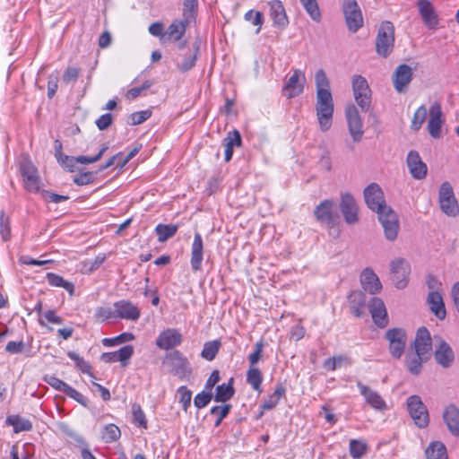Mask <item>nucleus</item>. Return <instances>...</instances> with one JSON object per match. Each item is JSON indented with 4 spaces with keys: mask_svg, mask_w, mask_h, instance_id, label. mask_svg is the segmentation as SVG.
I'll return each instance as SVG.
<instances>
[{
    "mask_svg": "<svg viewBox=\"0 0 459 459\" xmlns=\"http://www.w3.org/2000/svg\"><path fill=\"white\" fill-rule=\"evenodd\" d=\"M368 207L376 212L384 229L386 239L393 241L397 238L399 221L396 213L386 205L384 193L377 183L369 184L363 192Z\"/></svg>",
    "mask_w": 459,
    "mask_h": 459,
    "instance_id": "f257e3e1",
    "label": "nucleus"
},
{
    "mask_svg": "<svg viewBox=\"0 0 459 459\" xmlns=\"http://www.w3.org/2000/svg\"><path fill=\"white\" fill-rule=\"evenodd\" d=\"M315 83L316 88V117L320 129L325 132L332 126L334 105L330 91V82L323 69L316 71Z\"/></svg>",
    "mask_w": 459,
    "mask_h": 459,
    "instance_id": "f03ea898",
    "label": "nucleus"
},
{
    "mask_svg": "<svg viewBox=\"0 0 459 459\" xmlns=\"http://www.w3.org/2000/svg\"><path fill=\"white\" fill-rule=\"evenodd\" d=\"M162 365L169 374L180 380L189 381L193 376V368L188 359L178 350L167 352L162 359Z\"/></svg>",
    "mask_w": 459,
    "mask_h": 459,
    "instance_id": "7ed1b4c3",
    "label": "nucleus"
},
{
    "mask_svg": "<svg viewBox=\"0 0 459 459\" xmlns=\"http://www.w3.org/2000/svg\"><path fill=\"white\" fill-rule=\"evenodd\" d=\"M394 43V28L393 24L390 22H382L376 39L377 53L383 57H387L393 51Z\"/></svg>",
    "mask_w": 459,
    "mask_h": 459,
    "instance_id": "20e7f679",
    "label": "nucleus"
},
{
    "mask_svg": "<svg viewBox=\"0 0 459 459\" xmlns=\"http://www.w3.org/2000/svg\"><path fill=\"white\" fill-rule=\"evenodd\" d=\"M314 216L319 223L326 225L329 229L333 228L339 220L335 203L330 199L322 201L316 206Z\"/></svg>",
    "mask_w": 459,
    "mask_h": 459,
    "instance_id": "39448f33",
    "label": "nucleus"
},
{
    "mask_svg": "<svg viewBox=\"0 0 459 459\" xmlns=\"http://www.w3.org/2000/svg\"><path fill=\"white\" fill-rule=\"evenodd\" d=\"M385 338L389 342V352L394 359H401L407 342V333L403 328H391L385 332Z\"/></svg>",
    "mask_w": 459,
    "mask_h": 459,
    "instance_id": "423d86ee",
    "label": "nucleus"
},
{
    "mask_svg": "<svg viewBox=\"0 0 459 459\" xmlns=\"http://www.w3.org/2000/svg\"><path fill=\"white\" fill-rule=\"evenodd\" d=\"M342 12L348 30L357 32L363 26V16L356 0H343Z\"/></svg>",
    "mask_w": 459,
    "mask_h": 459,
    "instance_id": "0eeeda50",
    "label": "nucleus"
},
{
    "mask_svg": "<svg viewBox=\"0 0 459 459\" xmlns=\"http://www.w3.org/2000/svg\"><path fill=\"white\" fill-rule=\"evenodd\" d=\"M352 90L357 104L362 111H368L371 104V91L367 80L361 75H354Z\"/></svg>",
    "mask_w": 459,
    "mask_h": 459,
    "instance_id": "6e6552de",
    "label": "nucleus"
},
{
    "mask_svg": "<svg viewBox=\"0 0 459 459\" xmlns=\"http://www.w3.org/2000/svg\"><path fill=\"white\" fill-rule=\"evenodd\" d=\"M439 204L441 211L446 215L452 217L458 215L459 205L448 182H444L439 188Z\"/></svg>",
    "mask_w": 459,
    "mask_h": 459,
    "instance_id": "1a4fd4ad",
    "label": "nucleus"
},
{
    "mask_svg": "<svg viewBox=\"0 0 459 459\" xmlns=\"http://www.w3.org/2000/svg\"><path fill=\"white\" fill-rule=\"evenodd\" d=\"M408 411L414 423L419 428H425L429 424V412L418 395H411L407 399Z\"/></svg>",
    "mask_w": 459,
    "mask_h": 459,
    "instance_id": "9d476101",
    "label": "nucleus"
},
{
    "mask_svg": "<svg viewBox=\"0 0 459 459\" xmlns=\"http://www.w3.org/2000/svg\"><path fill=\"white\" fill-rule=\"evenodd\" d=\"M391 280L397 289H403L408 284V276L411 272L409 263L403 258H396L390 264Z\"/></svg>",
    "mask_w": 459,
    "mask_h": 459,
    "instance_id": "9b49d317",
    "label": "nucleus"
},
{
    "mask_svg": "<svg viewBox=\"0 0 459 459\" xmlns=\"http://www.w3.org/2000/svg\"><path fill=\"white\" fill-rule=\"evenodd\" d=\"M20 169L23 178L24 186L29 192L37 193L40 189V178L37 168L28 159L21 161Z\"/></svg>",
    "mask_w": 459,
    "mask_h": 459,
    "instance_id": "f8f14e48",
    "label": "nucleus"
},
{
    "mask_svg": "<svg viewBox=\"0 0 459 459\" xmlns=\"http://www.w3.org/2000/svg\"><path fill=\"white\" fill-rule=\"evenodd\" d=\"M345 116L347 119L348 128L353 142H359L363 136V124L359 114L358 108L354 105L346 108Z\"/></svg>",
    "mask_w": 459,
    "mask_h": 459,
    "instance_id": "ddd939ff",
    "label": "nucleus"
},
{
    "mask_svg": "<svg viewBox=\"0 0 459 459\" xmlns=\"http://www.w3.org/2000/svg\"><path fill=\"white\" fill-rule=\"evenodd\" d=\"M183 342V336L176 328H167L163 330L156 339V346L161 350H174Z\"/></svg>",
    "mask_w": 459,
    "mask_h": 459,
    "instance_id": "4468645a",
    "label": "nucleus"
},
{
    "mask_svg": "<svg viewBox=\"0 0 459 459\" xmlns=\"http://www.w3.org/2000/svg\"><path fill=\"white\" fill-rule=\"evenodd\" d=\"M413 77L412 69L408 65L403 64L398 65L392 76L394 88L399 93H403Z\"/></svg>",
    "mask_w": 459,
    "mask_h": 459,
    "instance_id": "2eb2a0df",
    "label": "nucleus"
},
{
    "mask_svg": "<svg viewBox=\"0 0 459 459\" xmlns=\"http://www.w3.org/2000/svg\"><path fill=\"white\" fill-rule=\"evenodd\" d=\"M305 83V74L301 70L295 69L283 87L284 95L288 99H293L300 95L304 91Z\"/></svg>",
    "mask_w": 459,
    "mask_h": 459,
    "instance_id": "dca6fc26",
    "label": "nucleus"
},
{
    "mask_svg": "<svg viewBox=\"0 0 459 459\" xmlns=\"http://www.w3.org/2000/svg\"><path fill=\"white\" fill-rule=\"evenodd\" d=\"M368 310L376 325L385 328L388 325L387 311L382 299L371 298L368 303Z\"/></svg>",
    "mask_w": 459,
    "mask_h": 459,
    "instance_id": "f3484780",
    "label": "nucleus"
},
{
    "mask_svg": "<svg viewBox=\"0 0 459 459\" xmlns=\"http://www.w3.org/2000/svg\"><path fill=\"white\" fill-rule=\"evenodd\" d=\"M340 210L343 215L344 221L348 224H355L359 221L358 205L353 196L349 194H343L341 196Z\"/></svg>",
    "mask_w": 459,
    "mask_h": 459,
    "instance_id": "a211bd4d",
    "label": "nucleus"
},
{
    "mask_svg": "<svg viewBox=\"0 0 459 459\" xmlns=\"http://www.w3.org/2000/svg\"><path fill=\"white\" fill-rule=\"evenodd\" d=\"M410 349L425 356L429 355L432 351V339L429 331L426 327L421 326L417 330L415 339Z\"/></svg>",
    "mask_w": 459,
    "mask_h": 459,
    "instance_id": "6ab92c4d",
    "label": "nucleus"
},
{
    "mask_svg": "<svg viewBox=\"0 0 459 459\" xmlns=\"http://www.w3.org/2000/svg\"><path fill=\"white\" fill-rule=\"evenodd\" d=\"M406 162L409 171L413 178L420 180L426 178L428 168L422 161L417 151L409 152Z\"/></svg>",
    "mask_w": 459,
    "mask_h": 459,
    "instance_id": "aec40b11",
    "label": "nucleus"
},
{
    "mask_svg": "<svg viewBox=\"0 0 459 459\" xmlns=\"http://www.w3.org/2000/svg\"><path fill=\"white\" fill-rule=\"evenodd\" d=\"M360 284L363 291L371 295L379 293L382 290V283L371 268H365L360 274Z\"/></svg>",
    "mask_w": 459,
    "mask_h": 459,
    "instance_id": "412c9836",
    "label": "nucleus"
},
{
    "mask_svg": "<svg viewBox=\"0 0 459 459\" xmlns=\"http://www.w3.org/2000/svg\"><path fill=\"white\" fill-rule=\"evenodd\" d=\"M357 386L360 394L364 397L366 403L373 409L377 411H384L386 408L385 402L377 392L372 390L368 385H365L360 381L357 382Z\"/></svg>",
    "mask_w": 459,
    "mask_h": 459,
    "instance_id": "4be33fe9",
    "label": "nucleus"
},
{
    "mask_svg": "<svg viewBox=\"0 0 459 459\" xmlns=\"http://www.w3.org/2000/svg\"><path fill=\"white\" fill-rule=\"evenodd\" d=\"M116 317L136 321L140 317L139 308L131 301L122 299L114 303Z\"/></svg>",
    "mask_w": 459,
    "mask_h": 459,
    "instance_id": "5701e85b",
    "label": "nucleus"
},
{
    "mask_svg": "<svg viewBox=\"0 0 459 459\" xmlns=\"http://www.w3.org/2000/svg\"><path fill=\"white\" fill-rule=\"evenodd\" d=\"M442 109L438 102H434L429 108V120L428 123V130L433 138L441 136L442 126Z\"/></svg>",
    "mask_w": 459,
    "mask_h": 459,
    "instance_id": "b1692460",
    "label": "nucleus"
},
{
    "mask_svg": "<svg viewBox=\"0 0 459 459\" xmlns=\"http://www.w3.org/2000/svg\"><path fill=\"white\" fill-rule=\"evenodd\" d=\"M418 8L424 24L430 30L438 25V17L429 0H418Z\"/></svg>",
    "mask_w": 459,
    "mask_h": 459,
    "instance_id": "393cba45",
    "label": "nucleus"
},
{
    "mask_svg": "<svg viewBox=\"0 0 459 459\" xmlns=\"http://www.w3.org/2000/svg\"><path fill=\"white\" fill-rule=\"evenodd\" d=\"M204 259V242L200 233L195 232L194 241L191 247L190 264L194 272L202 269V262Z\"/></svg>",
    "mask_w": 459,
    "mask_h": 459,
    "instance_id": "a878e982",
    "label": "nucleus"
},
{
    "mask_svg": "<svg viewBox=\"0 0 459 459\" xmlns=\"http://www.w3.org/2000/svg\"><path fill=\"white\" fill-rule=\"evenodd\" d=\"M429 359V356L420 354L409 349L405 355L404 365L411 374L418 376L421 372L422 364Z\"/></svg>",
    "mask_w": 459,
    "mask_h": 459,
    "instance_id": "bb28decb",
    "label": "nucleus"
},
{
    "mask_svg": "<svg viewBox=\"0 0 459 459\" xmlns=\"http://www.w3.org/2000/svg\"><path fill=\"white\" fill-rule=\"evenodd\" d=\"M269 6L273 26L284 29L289 24V20L282 3L280 0H273L269 2Z\"/></svg>",
    "mask_w": 459,
    "mask_h": 459,
    "instance_id": "cd10ccee",
    "label": "nucleus"
},
{
    "mask_svg": "<svg viewBox=\"0 0 459 459\" xmlns=\"http://www.w3.org/2000/svg\"><path fill=\"white\" fill-rule=\"evenodd\" d=\"M366 295L362 290H352L348 296L351 312L356 317H362L365 315Z\"/></svg>",
    "mask_w": 459,
    "mask_h": 459,
    "instance_id": "c85d7f7f",
    "label": "nucleus"
},
{
    "mask_svg": "<svg viewBox=\"0 0 459 459\" xmlns=\"http://www.w3.org/2000/svg\"><path fill=\"white\" fill-rule=\"evenodd\" d=\"M428 304L430 311L440 320L446 317V311L441 294L437 291H430L428 296Z\"/></svg>",
    "mask_w": 459,
    "mask_h": 459,
    "instance_id": "c756f323",
    "label": "nucleus"
},
{
    "mask_svg": "<svg viewBox=\"0 0 459 459\" xmlns=\"http://www.w3.org/2000/svg\"><path fill=\"white\" fill-rule=\"evenodd\" d=\"M434 355L437 364L443 368L450 367L455 359L454 351L446 341L441 342Z\"/></svg>",
    "mask_w": 459,
    "mask_h": 459,
    "instance_id": "7c9ffc66",
    "label": "nucleus"
},
{
    "mask_svg": "<svg viewBox=\"0 0 459 459\" xmlns=\"http://www.w3.org/2000/svg\"><path fill=\"white\" fill-rule=\"evenodd\" d=\"M443 418L451 434L459 437V410L455 405H449L445 410Z\"/></svg>",
    "mask_w": 459,
    "mask_h": 459,
    "instance_id": "2f4dec72",
    "label": "nucleus"
},
{
    "mask_svg": "<svg viewBox=\"0 0 459 459\" xmlns=\"http://www.w3.org/2000/svg\"><path fill=\"white\" fill-rule=\"evenodd\" d=\"M242 139L238 130L230 132L227 137L223 140V145L225 147V161L228 162L231 160L233 155V148L235 146H240Z\"/></svg>",
    "mask_w": 459,
    "mask_h": 459,
    "instance_id": "473e14b6",
    "label": "nucleus"
},
{
    "mask_svg": "<svg viewBox=\"0 0 459 459\" xmlns=\"http://www.w3.org/2000/svg\"><path fill=\"white\" fill-rule=\"evenodd\" d=\"M234 394L235 390L233 387V378L231 377L227 384L223 383L217 385L213 398L217 403H225L231 399Z\"/></svg>",
    "mask_w": 459,
    "mask_h": 459,
    "instance_id": "72a5a7b5",
    "label": "nucleus"
},
{
    "mask_svg": "<svg viewBox=\"0 0 459 459\" xmlns=\"http://www.w3.org/2000/svg\"><path fill=\"white\" fill-rule=\"evenodd\" d=\"M427 459H447L446 447L440 441H434L426 449Z\"/></svg>",
    "mask_w": 459,
    "mask_h": 459,
    "instance_id": "f704fd0d",
    "label": "nucleus"
},
{
    "mask_svg": "<svg viewBox=\"0 0 459 459\" xmlns=\"http://www.w3.org/2000/svg\"><path fill=\"white\" fill-rule=\"evenodd\" d=\"M7 424L13 427V431L15 433L22 432V431H30L32 429V423L19 415H11L6 419Z\"/></svg>",
    "mask_w": 459,
    "mask_h": 459,
    "instance_id": "c9c22d12",
    "label": "nucleus"
},
{
    "mask_svg": "<svg viewBox=\"0 0 459 459\" xmlns=\"http://www.w3.org/2000/svg\"><path fill=\"white\" fill-rule=\"evenodd\" d=\"M47 280L51 286L61 287L69 292L70 295H74V285L73 282L65 281L63 277L53 273H47Z\"/></svg>",
    "mask_w": 459,
    "mask_h": 459,
    "instance_id": "e433bc0d",
    "label": "nucleus"
},
{
    "mask_svg": "<svg viewBox=\"0 0 459 459\" xmlns=\"http://www.w3.org/2000/svg\"><path fill=\"white\" fill-rule=\"evenodd\" d=\"M178 231V226L175 224H158L155 232L158 236L159 242H165L172 238Z\"/></svg>",
    "mask_w": 459,
    "mask_h": 459,
    "instance_id": "4c0bfd02",
    "label": "nucleus"
},
{
    "mask_svg": "<svg viewBox=\"0 0 459 459\" xmlns=\"http://www.w3.org/2000/svg\"><path fill=\"white\" fill-rule=\"evenodd\" d=\"M221 347V342L218 340L206 342L204 344L203 351L201 352L202 358L208 361H212L215 359Z\"/></svg>",
    "mask_w": 459,
    "mask_h": 459,
    "instance_id": "58836bf2",
    "label": "nucleus"
},
{
    "mask_svg": "<svg viewBox=\"0 0 459 459\" xmlns=\"http://www.w3.org/2000/svg\"><path fill=\"white\" fill-rule=\"evenodd\" d=\"M262 381L263 376L261 371L257 368L250 367L247 372V382L252 386L254 390L260 392Z\"/></svg>",
    "mask_w": 459,
    "mask_h": 459,
    "instance_id": "ea45409f",
    "label": "nucleus"
},
{
    "mask_svg": "<svg viewBox=\"0 0 459 459\" xmlns=\"http://www.w3.org/2000/svg\"><path fill=\"white\" fill-rule=\"evenodd\" d=\"M285 394V387L282 384H279L273 394L269 396V398L263 403L262 408L264 410H272L279 403L281 397Z\"/></svg>",
    "mask_w": 459,
    "mask_h": 459,
    "instance_id": "a19ab883",
    "label": "nucleus"
},
{
    "mask_svg": "<svg viewBox=\"0 0 459 459\" xmlns=\"http://www.w3.org/2000/svg\"><path fill=\"white\" fill-rule=\"evenodd\" d=\"M121 436L119 428L115 424H108L101 432V437L106 443L117 441Z\"/></svg>",
    "mask_w": 459,
    "mask_h": 459,
    "instance_id": "79ce46f5",
    "label": "nucleus"
},
{
    "mask_svg": "<svg viewBox=\"0 0 459 459\" xmlns=\"http://www.w3.org/2000/svg\"><path fill=\"white\" fill-rule=\"evenodd\" d=\"M190 22H186L185 19L180 22H174L169 26L167 34L170 37H174L176 40H178L184 35L186 26Z\"/></svg>",
    "mask_w": 459,
    "mask_h": 459,
    "instance_id": "37998d69",
    "label": "nucleus"
},
{
    "mask_svg": "<svg viewBox=\"0 0 459 459\" xmlns=\"http://www.w3.org/2000/svg\"><path fill=\"white\" fill-rule=\"evenodd\" d=\"M428 110L424 105H421L415 111L412 119L411 128L413 131H418L424 124L427 117Z\"/></svg>",
    "mask_w": 459,
    "mask_h": 459,
    "instance_id": "c03bdc74",
    "label": "nucleus"
},
{
    "mask_svg": "<svg viewBox=\"0 0 459 459\" xmlns=\"http://www.w3.org/2000/svg\"><path fill=\"white\" fill-rule=\"evenodd\" d=\"M184 8H183V16L186 22H191L193 20H195L196 12H197V6H198V1L197 0H184L183 3Z\"/></svg>",
    "mask_w": 459,
    "mask_h": 459,
    "instance_id": "a18cd8bd",
    "label": "nucleus"
},
{
    "mask_svg": "<svg viewBox=\"0 0 459 459\" xmlns=\"http://www.w3.org/2000/svg\"><path fill=\"white\" fill-rule=\"evenodd\" d=\"M198 52L199 47L195 46L193 51L178 65V69L183 73L192 69L195 65Z\"/></svg>",
    "mask_w": 459,
    "mask_h": 459,
    "instance_id": "49530a36",
    "label": "nucleus"
},
{
    "mask_svg": "<svg viewBox=\"0 0 459 459\" xmlns=\"http://www.w3.org/2000/svg\"><path fill=\"white\" fill-rule=\"evenodd\" d=\"M179 396L178 403L181 404L182 409L186 412L188 408L191 406L192 391L186 386H179L177 390Z\"/></svg>",
    "mask_w": 459,
    "mask_h": 459,
    "instance_id": "de8ad7c7",
    "label": "nucleus"
},
{
    "mask_svg": "<svg viewBox=\"0 0 459 459\" xmlns=\"http://www.w3.org/2000/svg\"><path fill=\"white\" fill-rule=\"evenodd\" d=\"M134 340V335L131 333H123L114 338H104L102 343L104 346L110 347Z\"/></svg>",
    "mask_w": 459,
    "mask_h": 459,
    "instance_id": "09e8293b",
    "label": "nucleus"
},
{
    "mask_svg": "<svg viewBox=\"0 0 459 459\" xmlns=\"http://www.w3.org/2000/svg\"><path fill=\"white\" fill-rule=\"evenodd\" d=\"M367 448V444L361 440L351 439L350 441V454L354 459L362 457Z\"/></svg>",
    "mask_w": 459,
    "mask_h": 459,
    "instance_id": "8fccbe9b",
    "label": "nucleus"
},
{
    "mask_svg": "<svg viewBox=\"0 0 459 459\" xmlns=\"http://www.w3.org/2000/svg\"><path fill=\"white\" fill-rule=\"evenodd\" d=\"M67 356L75 362V366L78 369H80L82 373H87L92 377V373L91 372V365L89 362L84 360L82 357L79 356L74 351H68Z\"/></svg>",
    "mask_w": 459,
    "mask_h": 459,
    "instance_id": "3c124183",
    "label": "nucleus"
},
{
    "mask_svg": "<svg viewBox=\"0 0 459 459\" xmlns=\"http://www.w3.org/2000/svg\"><path fill=\"white\" fill-rule=\"evenodd\" d=\"M231 410L230 404H225L223 406H213L210 412L212 415H214L217 417V420L214 423L215 427H219L223 420L224 418L227 417V415L230 413Z\"/></svg>",
    "mask_w": 459,
    "mask_h": 459,
    "instance_id": "603ef678",
    "label": "nucleus"
},
{
    "mask_svg": "<svg viewBox=\"0 0 459 459\" xmlns=\"http://www.w3.org/2000/svg\"><path fill=\"white\" fill-rule=\"evenodd\" d=\"M117 361L121 362L123 367L127 366L129 359L134 354V347L126 345L116 351Z\"/></svg>",
    "mask_w": 459,
    "mask_h": 459,
    "instance_id": "864d4df0",
    "label": "nucleus"
},
{
    "mask_svg": "<svg viewBox=\"0 0 459 459\" xmlns=\"http://www.w3.org/2000/svg\"><path fill=\"white\" fill-rule=\"evenodd\" d=\"M133 412V420L139 427L143 429H147V420L145 419V414L142 410L141 406L137 403H134L132 406Z\"/></svg>",
    "mask_w": 459,
    "mask_h": 459,
    "instance_id": "5fc2aeb1",
    "label": "nucleus"
},
{
    "mask_svg": "<svg viewBox=\"0 0 459 459\" xmlns=\"http://www.w3.org/2000/svg\"><path fill=\"white\" fill-rule=\"evenodd\" d=\"M59 82V73L57 71L53 72L48 75V98L52 99L57 89Z\"/></svg>",
    "mask_w": 459,
    "mask_h": 459,
    "instance_id": "6e6d98bb",
    "label": "nucleus"
},
{
    "mask_svg": "<svg viewBox=\"0 0 459 459\" xmlns=\"http://www.w3.org/2000/svg\"><path fill=\"white\" fill-rule=\"evenodd\" d=\"M94 316L100 322H105L110 318H116L115 309L110 307H98L95 310Z\"/></svg>",
    "mask_w": 459,
    "mask_h": 459,
    "instance_id": "4d7b16f0",
    "label": "nucleus"
},
{
    "mask_svg": "<svg viewBox=\"0 0 459 459\" xmlns=\"http://www.w3.org/2000/svg\"><path fill=\"white\" fill-rule=\"evenodd\" d=\"M152 116V111L150 109L137 111L130 115L128 124L132 126H136L143 123Z\"/></svg>",
    "mask_w": 459,
    "mask_h": 459,
    "instance_id": "13d9d810",
    "label": "nucleus"
},
{
    "mask_svg": "<svg viewBox=\"0 0 459 459\" xmlns=\"http://www.w3.org/2000/svg\"><path fill=\"white\" fill-rule=\"evenodd\" d=\"M212 399V392L208 391H202L201 393L197 394L194 398V404L196 408L202 409L205 407Z\"/></svg>",
    "mask_w": 459,
    "mask_h": 459,
    "instance_id": "bf43d9fd",
    "label": "nucleus"
},
{
    "mask_svg": "<svg viewBox=\"0 0 459 459\" xmlns=\"http://www.w3.org/2000/svg\"><path fill=\"white\" fill-rule=\"evenodd\" d=\"M108 148L107 145H103L100 152L93 157L78 156L75 158V163L89 164L97 162L101 159Z\"/></svg>",
    "mask_w": 459,
    "mask_h": 459,
    "instance_id": "052dcab7",
    "label": "nucleus"
},
{
    "mask_svg": "<svg viewBox=\"0 0 459 459\" xmlns=\"http://www.w3.org/2000/svg\"><path fill=\"white\" fill-rule=\"evenodd\" d=\"M45 382H47L49 385H51L56 390L61 391L63 393H65V390L67 389L68 385L63 380L57 378L55 376H46L44 377Z\"/></svg>",
    "mask_w": 459,
    "mask_h": 459,
    "instance_id": "680f3d73",
    "label": "nucleus"
},
{
    "mask_svg": "<svg viewBox=\"0 0 459 459\" xmlns=\"http://www.w3.org/2000/svg\"><path fill=\"white\" fill-rule=\"evenodd\" d=\"M245 20L251 22L254 25L259 26L256 30V33H258L264 21V15L260 12L249 10L245 13Z\"/></svg>",
    "mask_w": 459,
    "mask_h": 459,
    "instance_id": "e2e57ef3",
    "label": "nucleus"
},
{
    "mask_svg": "<svg viewBox=\"0 0 459 459\" xmlns=\"http://www.w3.org/2000/svg\"><path fill=\"white\" fill-rule=\"evenodd\" d=\"M304 9L314 22H320L321 12L319 10V6L316 0L314 1L313 3H310L309 4H305Z\"/></svg>",
    "mask_w": 459,
    "mask_h": 459,
    "instance_id": "0e129e2a",
    "label": "nucleus"
},
{
    "mask_svg": "<svg viewBox=\"0 0 459 459\" xmlns=\"http://www.w3.org/2000/svg\"><path fill=\"white\" fill-rule=\"evenodd\" d=\"M95 174L96 173L91 171L80 173L79 175L74 177V183L76 184L77 186H84L91 184L94 181Z\"/></svg>",
    "mask_w": 459,
    "mask_h": 459,
    "instance_id": "69168bd1",
    "label": "nucleus"
},
{
    "mask_svg": "<svg viewBox=\"0 0 459 459\" xmlns=\"http://www.w3.org/2000/svg\"><path fill=\"white\" fill-rule=\"evenodd\" d=\"M67 396L70 398L75 400L77 403L82 404L84 407H88V399L82 395L80 392L73 388L72 386L68 385L67 389L65 393Z\"/></svg>",
    "mask_w": 459,
    "mask_h": 459,
    "instance_id": "338daca9",
    "label": "nucleus"
},
{
    "mask_svg": "<svg viewBox=\"0 0 459 459\" xmlns=\"http://www.w3.org/2000/svg\"><path fill=\"white\" fill-rule=\"evenodd\" d=\"M113 122V116L110 113L101 115L95 122L97 127L100 130L108 129Z\"/></svg>",
    "mask_w": 459,
    "mask_h": 459,
    "instance_id": "774afa93",
    "label": "nucleus"
}]
</instances>
